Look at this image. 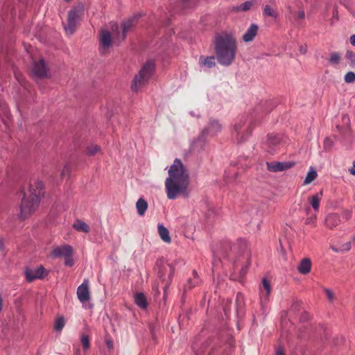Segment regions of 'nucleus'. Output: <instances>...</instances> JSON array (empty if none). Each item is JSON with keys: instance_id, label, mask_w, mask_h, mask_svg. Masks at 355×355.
<instances>
[{"instance_id": "f257e3e1", "label": "nucleus", "mask_w": 355, "mask_h": 355, "mask_svg": "<svg viewBox=\"0 0 355 355\" xmlns=\"http://www.w3.org/2000/svg\"><path fill=\"white\" fill-rule=\"evenodd\" d=\"M168 177L165 180L167 198L174 200L189 196V174L182 161L176 158L168 170Z\"/></svg>"}, {"instance_id": "f03ea898", "label": "nucleus", "mask_w": 355, "mask_h": 355, "mask_svg": "<svg viewBox=\"0 0 355 355\" xmlns=\"http://www.w3.org/2000/svg\"><path fill=\"white\" fill-rule=\"evenodd\" d=\"M214 46L216 58L221 65L229 66L234 61L237 42L232 32L225 31L217 33L214 37Z\"/></svg>"}, {"instance_id": "7ed1b4c3", "label": "nucleus", "mask_w": 355, "mask_h": 355, "mask_svg": "<svg viewBox=\"0 0 355 355\" xmlns=\"http://www.w3.org/2000/svg\"><path fill=\"white\" fill-rule=\"evenodd\" d=\"M43 195V182L36 180L31 181L20 205V214L19 217L21 220L27 218L36 210L40 202L41 197Z\"/></svg>"}, {"instance_id": "20e7f679", "label": "nucleus", "mask_w": 355, "mask_h": 355, "mask_svg": "<svg viewBox=\"0 0 355 355\" xmlns=\"http://www.w3.org/2000/svg\"><path fill=\"white\" fill-rule=\"evenodd\" d=\"M154 67L153 61H148L143 66L133 79L131 86L132 91L138 92L148 81L153 73Z\"/></svg>"}, {"instance_id": "39448f33", "label": "nucleus", "mask_w": 355, "mask_h": 355, "mask_svg": "<svg viewBox=\"0 0 355 355\" xmlns=\"http://www.w3.org/2000/svg\"><path fill=\"white\" fill-rule=\"evenodd\" d=\"M156 267L159 279L166 283V286H168L173 279L175 271L174 267L168 263L164 259L157 260Z\"/></svg>"}, {"instance_id": "423d86ee", "label": "nucleus", "mask_w": 355, "mask_h": 355, "mask_svg": "<svg viewBox=\"0 0 355 355\" xmlns=\"http://www.w3.org/2000/svg\"><path fill=\"white\" fill-rule=\"evenodd\" d=\"M80 14L81 11L78 9H72L69 10L67 24L64 26V30L67 35H71L75 32L80 18Z\"/></svg>"}, {"instance_id": "0eeeda50", "label": "nucleus", "mask_w": 355, "mask_h": 355, "mask_svg": "<svg viewBox=\"0 0 355 355\" xmlns=\"http://www.w3.org/2000/svg\"><path fill=\"white\" fill-rule=\"evenodd\" d=\"M25 277L28 282H31L37 279H43L48 275L47 270L42 266L39 267L30 269L26 268L24 271Z\"/></svg>"}, {"instance_id": "6e6552de", "label": "nucleus", "mask_w": 355, "mask_h": 355, "mask_svg": "<svg viewBox=\"0 0 355 355\" xmlns=\"http://www.w3.org/2000/svg\"><path fill=\"white\" fill-rule=\"evenodd\" d=\"M76 294L78 299L83 304L90 300L91 295L88 279L83 280V282L78 287Z\"/></svg>"}, {"instance_id": "1a4fd4ad", "label": "nucleus", "mask_w": 355, "mask_h": 355, "mask_svg": "<svg viewBox=\"0 0 355 355\" xmlns=\"http://www.w3.org/2000/svg\"><path fill=\"white\" fill-rule=\"evenodd\" d=\"M293 162H267V168L271 172L288 170L294 166Z\"/></svg>"}, {"instance_id": "9d476101", "label": "nucleus", "mask_w": 355, "mask_h": 355, "mask_svg": "<svg viewBox=\"0 0 355 355\" xmlns=\"http://www.w3.org/2000/svg\"><path fill=\"white\" fill-rule=\"evenodd\" d=\"M73 248L69 245H63L54 248L51 252L52 256L56 258L66 257L67 255H72Z\"/></svg>"}, {"instance_id": "9b49d317", "label": "nucleus", "mask_w": 355, "mask_h": 355, "mask_svg": "<svg viewBox=\"0 0 355 355\" xmlns=\"http://www.w3.org/2000/svg\"><path fill=\"white\" fill-rule=\"evenodd\" d=\"M33 73L40 78L48 76L47 69L43 60H40L38 62H35L33 68Z\"/></svg>"}, {"instance_id": "f8f14e48", "label": "nucleus", "mask_w": 355, "mask_h": 355, "mask_svg": "<svg viewBox=\"0 0 355 355\" xmlns=\"http://www.w3.org/2000/svg\"><path fill=\"white\" fill-rule=\"evenodd\" d=\"M271 5L266 4L263 8V15L265 17H271L272 18L277 17V12L276 10L277 5L275 0H269Z\"/></svg>"}, {"instance_id": "ddd939ff", "label": "nucleus", "mask_w": 355, "mask_h": 355, "mask_svg": "<svg viewBox=\"0 0 355 355\" xmlns=\"http://www.w3.org/2000/svg\"><path fill=\"white\" fill-rule=\"evenodd\" d=\"M199 65L201 69H210L216 65L215 57L214 56H200L199 58Z\"/></svg>"}, {"instance_id": "4468645a", "label": "nucleus", "mask_w": 355, "mask_h": 355, "mask_svg": "<svg viewBox=\"0 0 355 355\" xmlns=\"http://www.w3.org/2000/svg\"><path fill=\"white\" fill-rule=\"evenodd\" d=\"M258 26L252 24L248 28L245 33L243 35V40L245 42H252L257 34Z\"/></svg>"}, {"instance_id": "2eb2a0df", "label": "nucleus", "mask_w": 355, "mask_h": 355, "mask_svg": "<svg viewBox=\"0 0 355 355\" xmlns=\"http://www.w3.org/2000/svg\"><path fill=\"white\" fill-rule=\"evenodd\" d=\"M311 261L309 258L302 259L297 266L299 272L303 275L308 274L311 271Z\"/></svg>"}, {"instance_id": "dca6fc26", "label": "nucleus", "mask_w": 355, "mask_h": 355, "mask_svg": "<svg viewBox=\"0 0 355 355\" xmlns=\"http://www.w3.org/2000/svg\"><path fill=\"white\" fill-rule=\"evenodd\" d=\"M340 223V217L336 214H329L327 216L325 223L328 227L333 229Z\"/></svg>"}, {"instance_id": "f3484780", "label": "nucleus", "mask_w": 355, "mask_h": 355, "mask_svg": "<svg viewBox=\"0 0 355 355\" xmlns=\"http://www.w3.org/2000/svg\"><path fill=\"white\" fill-rule=\"evenodd\" d=\"M133 26V20L132 19H128L126 21H124L122 24V34L121 35H116L117 39H119L120 41L123 40L125 37L127 33L131 30V28Z\"/></svg>"}, {"instance_id": "a211bd4d", "label": "nucleus", "mask_w": 355, "mask_h": 355, "mask_svg": "<svg viewBox=\"0 0 355 355\" xmlns=\"http://www.w3.org/2000/svg\"><path fill=\"white\" fill-rule=\"evenodd\" d=\"M101 44L103 48H109L112 45V37L107 31L101 32Z\"/></svg>"}, {"instance_id": "6ab92c4d", "label": "nucleus", "mask_w": 355, "mask_h": 355, "mask_svg": "<svg viewBox=\"0 0 355 355\" xmlns=\"http://www.w3.org/2000/svg\"><path fill=\"white\" fill-rule=\"evenodd\" d=\"M254 4V1H247L242 3L241 4H240L239 6H234L232 8V10L234 12H246V11L250 10L252 8Z\"/></svg>"}, {"instance_id": "aec40b11", "label": "nucleus", "mask_w": 355, "mask_h": 355, "mask_svg": "<svg viewBox=\"0 0 355 355\" xmlns=\"http://www.w3.org/2000/svg\"><path fill=\"white\" fill-rule=\"evenodd\" d=\"M73 227L78 232L85 233H88L90 231L89 226L85 222L80 220H76L73 224Z\"/></svg>"}, {"instance_id": "412c9836", "label": "nucleus", "mask_w": 355, "mask_h": 355, "mask_svg": "<svg viewBox=\"0 0 355 355\" xmlns=\"http://www.w3.org/2000/svg\"><path fill=\"white\" fill-rule=\"evenodd\" d=\"M157 229L161 239L167 243H171V239L167 228H166L163 225L159 224L158 225Z\"/></svg>"}, {"instance_id": "4be33fe9", "label": "nucleus", "mask_w": 355, "mask_h": 355, "mask_svg": "<svg viewBox=\"0 0 355 355\" xmlns=\"http://www.w3.org/2000/svg\"><path fill=\"white\" fill-rule=\"evenodd\" d=\"M221 129L222 125L217 121L211 120L206 130L211 135H215L220 132Z\"/></svg>"}, {"instance_id": "5701e85b", "label": "nucleus", "mask_w": 355, "mask_h": 355, "mask_svg": "<svg viewBox=\"0 0 355 355\" xmlns=\"http://www.w3.org/2000/svg\"><path fill=\"white\" fill-rule=\"evenodd\" d=\"M136 208L138 214L143 216L148 208V203L143 198H140L136 203Z\"/></svg>"}, {"instance_id": "b1692460", "label": "nucleus", "mask_w": 355, "mask_h": 355, "mask_svg": "<svg viewBox=\"0 0 355 355\" xmlns=\"http://www.w3.org/2000/svg\"><path fill=\"white\" fill-rule=\"evenodd\" d=\"M200 283L198 275L196 270L193 271V277L187 280L185 289H191Z\"/></svg>"}, {"instance_id": "393cba45", "label": "nucleus", "mask_w": 355, "mask_h": 355, "mask_svg": "<svg viewBox=\"0 0 355 355\" xmlns=\"http://www.w3.org/2000/svg\"><path fill=\"white\" fill-rule=\"evenodd\" d=\"M135 302L136 304L142 309L147 307V302L145 295L141 293H137L135 296Z\"/></svg>"}, {"instance_id": "a878e982", "label": "nucleus", "mask_w": 355, "mask_h": 355, "mask_svg": "<svg viewBox=\"0 0 355 355\" xmlns=\"http://www.w3.org/2000/svg\"><path fill=\"white\" fill-rule=\"evenodd\" d=\"M236 245H237L238 248H239L241 250L244 256H245L246 258L248 259V256H249V253H248V241L244 239H239L237 240Z\"/></svg>"}, {"instance_id": "bb28decb", "label": "nucleus", "mask_w": 355, "mask_h": 355, "mask_svg": "<svg viewBox=\"0 0 355 355\" xmlns=\"http://www.w3.org/2000/svg\"><path fill=\"white\" fill-rule=\"evenodd\" d=\"M311 207L313 208L315 211H318L320 207V203L321 201V197L319 194H315L312 196H310L308 198Z\"/></svg>"}, {"instance_id": "cd10ccee", "label": "nucleus", "mask_w": 355, "mask_h": 355, "mask_svg": "<svg viewBox=\"0 0 355 355\" xmlns=\"http://www.w3.org/2000/svg\"><path fill=\"white\" fill-rule=\"evenodd\" d=\"M318 176L316 171L313 168H310L304 180V184L306 185L311 183Z\"/></svg>"}, {"instance_id": "c85d7f7f", "label": "nucleus", "mask_w": 355, "mask_h": 355, "mask_svg": "<svg viewBox=\"0 0 355 355\" xmlns=\"http://www.w3.org/2000/svg\"><path fill=\"white\" fill-rule=\"evenodd\" d=\"M270 293H267V291L259 288L260 303L262 306L267 304L269 302Z\"/></svg>"}, {"instance_id": "c756f323", "label": "nucleus", "mask_w": 355, "mask_h": 355, "mask_svg": "<svg viewBox=\"0 0 355 355\" xmlns=\"http://www.w3.org/2000/svg\"><path fill=\"white\" fill-rule=\"evenodd\" d=\"M65 322L64 320L62 317H60L55 320L54 324V329L56 331H61L63 327H64Z\"/></svg>"}, {"instance_id": "7c9ffc66", "label": "nucleus", "mask_w": 355, "mask_h": 355, "mask_svg": "<svg viewBox=\"0 0 355 355\" xmlns=\"http://www.w3.org/2000/svg\"><path fill=\"white\" fill-rule=\"evenodd\" d=\"M340 60V54L338 52L331 53L329 61L331 64H338Z\"/></svg>"}, {"instance_id": "2f4dec72", "label": "nucleus", "mask_w": 355, "mask_h": 355, "mask_svg": "<svg viewBox=\"0 0 355 355\" xmlns=\"http://www.w3.org/2000/svg\"><path fill=\"white\" fill-rule=\"evenodd\" d=\"M345 57L349 64L352 67H355V53L351 51H347Z\"/></svg>"}, {"instance_id": "473e14b6", "label": "nucleus", "mask_w": 355, "mask_h": 355, "mask_svg": "<svg viewBox=\"0 0 355 355\" xmlns=\"http://www.w3.org/2000/svg\"><path fill=\"white\" fill-rule=\"evenodd\" d=\"M259 288L263 289L265 291H267V293H271L272 291L270 284L268 282V280L266 278H263L262 279V284L259 287Z\"/></svg>"}, {"instance_id": "72a5a7b5", "label": "nucleus", "mask_w": 355, "mask_h": 355, "mask_svg": "<svg viewBox=\"0 0 355 355\" xmlns=\"http://www.w3.org/2000/svg\"><path fill=\"white\" fill-rule=\"evenodd\" d=\"M81 343L85 350H87L90 347L89 338L87 335L83 334L81 336Z\"/></svg>"}, {"instance_id": "f704fd0d", "label": "nucleus", "mask_w": 355, "mask_h": 355, "mask_svg": "<svg viewBox=\"0 0 355 355\" xmlns=\"http://www.w3.org/2000/svg\"><path fill=\"white\" fill-rule=\"evenodd\" d=\"M101 150V148L97 145L89 146L87 149L89 155H94Z\"/></svg>"}, {"instance_id": "c9c22d12", "label": "nucleus", "mask_w": 355, "mask_h": 355, "mask_svg": "<svg viewBox=\"0 0 355 355\" xmlns=\"http://www.w3.org/2000/svg\"><path fill=\"white\" fill-rule=\"evenodd\" d=\"M346 83H352L355 82V73L352 71L347 72L344 77Z\"/></svg>"}, {"instance_id": "e433bc0d", "label": "nucleus", "mask_w": 355, "mask_h": 355, "mask_svg": "<svg viewBox=\"0 0 355 355\" xmlns=\"http://www.w3.org/2000/svg\"><path fill=\"white\" fill-rule=\"evenodd\" d=\"M316 220L317 216L313 214L306 219L305 223L306 225H311V226L315 227L316 225Z\"/></svg>"}, {"instance_id": "4c0bfd02", "label": "nucleus", "mask_w": 355, "mask_h": 355, "mask_svg": "<svg viewBox=\"0 0 355 355\" xmlns=\"http://www.w3.org/2000/svg\"><path fill=\"white\" fill-rule=\"evenodd\" d=\"M268 145H276L279 142V139L276 136H269L268 137Z\"/></svg>"}, {"instance_id": "58836bf2", "label": "nucleus", "mask_w": 355, "mask_h": 355, "mask_svg": "<svg viewBox=\"0 0 355 355\" xmlns=\"http://www.w3.org/2000/svg\"><path fill=\"white\" fill-rule=\"evenodd\" d=\"M243 125H244V122L240 121L238 124H236L234 125V130L238 135H240L242 133V129H243Z\"/></svg>"}, {"instance_id": "ea45409f", "label": "nucleus", "mask_w": 355, "mask_h": 355, "mask_svg": "<svg viewBox=\"0 0 355 355\" xmlns=\"http://www.w3.org/2000/svg\"><path fill=\"white\" fill-rule=\"evenodd\" d=\"M71 256L72 255H67L64 257V264L69 267L73 265V260Z\"/></svg>"}, {"instance_id": "a19ab883", "label": "nucleus", "mask_w": 355, "mask_h": 355, "mask_svg": "<svg viewBox=\"0 0 355 355\" xmlns=\"http://www.w3.org/2000/svg\"><path fill=\"white\" fill-rule=\"evenodd\" d=\"M333 146L332 141L329 139L326 138L324 141V147L326 150H330Z\"/></svg>"}, {"instance_id": "79ce46f5", "label": "nucleus", "mask_w": 355, "mask_h": 355, "mask_svg": "<svg viewBox=\"0 0 355 355\" xmlns=\"http://www.w3.org/2000/svg\"><path fill=\"white\" fill-rule=\"evenodd\" d=\"M324 292H325L328 299L330 301H332L334 300V295L333 292L331 290L328 289V288L324 289Z\"/></svg>"}, {"instance_id": "37998d69", "label": "nucleus", "mask_w": 355, "mask_h": 355, "mask_svg": "<svg viewBox=\"0 0 355 355\" xmlns=\"http://www.w3.org/2000/svg\"><path fill=\"white\" fill-rule=\"evenodd\" d=\"M350 249H351V243L350 242H347V243L343 244L340 247L341 252H343V251H349Z\"/></svg>"}, {"instance_id": "c03bdc74", "label": "nucleus", "mask_w": 355, "mask_h": 355, "mask_svg": "<svg viewBox=\"0 0 355 355\" xmlns=\"http://www.w3.org/2000/svg\"><path fill=\"white\" fill-rule=\"evenodd\" d=\"M343 217L347 220L352 217V211H345L343 212Z\"/></svg>"}, {"instance_id": "a18cd8bd", "label": "nucleus", "mask_w": 355, "mask_h": 355, "mask_svg": "<svg viewBox=\"0 0 355 355\" xmlns=\"http://www.w3.org/2000/svg\"><path fill=\"white\" fill-rule=\"evenodd\" d=\"M276 355H284V350L282 347H279L276 349Z\"/></svg>"}, {"instance_id": "49530a36", "label": "nucleus", "mask_w": 355, "mask_h": 355, "mask_svg": "<svg viewBox=\"0 0 355 355\" xmlns=\"http://www.w3.org/2000/svg\"><path fill=\"white\" fill-rule=\"evenodd\" d=\"M297 17L298 19H303L305 17V13H304V10L299 11Z\"/></svg>"}, {"instance_id": "de8ad7c7", "label": "nucleus", "mask_w": 355, "mask_h": 355, "mask_svg": "<svg viewBox=\"0 0 355 355\" xmlns=\"http://www.w3.org/2000/svg\"><path fill=\"white\" fill-rule=\"evenodd\" d=\"M349 172L350 173V174L355 175V161L353 162L352 167L349 169Z\"/></svg>"}, {"instance_id": "09e8293b", "label": "nucleus", "mask_w": 355, "mask_h": 355, "mask_svg": "<svg viewBox=\"0 0 355 355\" xmlns=\"http://www.w3.org/2000/svg\"><path fill=\"white\" fill-rule=\"evenodd\" d=\"M349 40H350V43L353 45V46H355V35H353L350 37L349 38Z\"/></svg>"}, {"instance_id": "8fccbe9b", "label": "nucleus", "mask_w": 355, "mask_h": 355, "mask_svg": "<svg viewBox=\"0 0 355 355\" xmlns=\"http://www.w3.org/2000/svg\"><path fill=\"white\" fill-rule=\"evenodd\" d=\"M349 121V117L347 116H343V121L344 123H348Z\"/></svg>"}, {"instance_id": "3c124183", "label": "nucleus", "mask_w": 355, "mask_h": 355, "mask_svg": "<svg viewBox=\"0 0 355 355\" xmlns=\"http://www.w3.org/2000/svg\"><path fill=\"white\" fill-rule=\"evenodd\" d=\"M331 249H332V250H333V251H334L335 252H341L340 248H339V249H338V248H334V247H331Z\"/></svg>"}, {"instance_id": "603ef678", "label": "nucleus", "mask_w": 355, "mask_h": 355, "mask_svg": "<svg viewBox=\"0 0 355 355\" xmlns=\"http://www.w3.org/2000/svg\"><path fill=\"white\" fill-rule=\"evenodd\" d=\"M112 30L113 31L118 30V26L116 24H114L112 26Z\"/></svg>"}, {"instance_id": "864d4df0", "label": "nucleus", "mask_w": 355, "mask_h": 355, "mask_svg": "<svg viewBox=\"0 0 355 355\" xmlns=\"http://www.w3.org/2000/svg\"><path fill=\"white\" fill-rule=\"evenodd\" d=\"M68 171V168H67V166H65V167H64V168L63 169V171H62V175L64 174V171Z\"/></svg>"}, {"instance_id": "5fc2aeb1", "label": "nucleus", "mask_w": 355, "mask_h": 355, "mask_svg": "<svg viewBox=\"0 0 355 355\" xmlns=\"http://www.w3.org/2000/svg\"><path fill=\"white\" fill-rule=\"evenodd\" d=\"M300 51L302 53H306V50L304 49H300Z\"/></svg>"}, {"instance_id": "6e6d98bb", "label": "nucleus", "mask_w": 355, "mask_h": 355, "mask_svg": "<svg viewBox=\"0 0 355 355\" xmlns=\"http://www.w3.org/2000/svg\"><path fill=\"white\" fill-rule=\"evenodd\" d=\"M320 196H322V191L320 193Z\"/></svg>"}, {"instance_id": "4d7b16f0", "label": "nucleus", "mask_w": 355, "mask_h": 355, "mask_svg": "<svg viewBox=\"0 0 355 355\" xmlns=\"http://www.w3.org/2000/svg\"><path fill=\"white\" fill-rule=\"evenodd\" d=\"M354 239L355 240V236H354Z\"/></svg>"}]
</instances>
